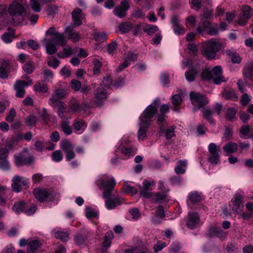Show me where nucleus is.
I'll list each match as a JSON object with an SVG mask.
<instances>
[{
	"instance_id": "f257e3e1",
	"label": "nucleus",
	"mask_w": 253,
	"mask_h": 253,
	"mask_svg": "<svg viewBox=\"0 0 253 253\" xmlns=\"http://www.w3.org/2000/svg\"><path fill=\"white\" fill-rule=\"evenodd\" d=\"M99 189H103V197L105 199V204L108 210H112L122 204L123 199L119 197L112 198V192L116 182L113 177L104 176L96 181Z\"/></svg>"
},
{
	"instance_id": "f03ea898",
	"label": "nucleus",
	"mask_w": 253,
	"mask_h": 253,
	"mask_svg": "<svg viewBox=\"0 0 253 253\" xmlns=\"http://www.w3.org/2000/svg\"><path fill=\"white\" fill-rule=\"evenodd\" d=\"M160 105V99H155L153 102L148 106L141 114L139 119L140 123L150 125L152 119L158 111Z\"/></svg>"
},
{
	"instance_id": "7ed1b4c3",
	"label": "nucleus",
	"mask_w": 253,
	"mask_h": 253,
	"mask_svg": "<svg viewBox=\"0 0 253 253\" xmlns=\"http://www.w3.org/2000/svg\"><path fill=\"white\" fill-rule=\"evenodd\" d=\"M221 47L220 43L210 40L204 42L201 51L207 59H212L215 58L216 53L220 50Z\"/></svg>"
},
{
	"instance_id": "20e7f679",
	"label": "nucleus",
	"mask_w": 253,
	"mask_h": 253,
	"mask_svg": "<svg viewBox=\"0 0 253 253\" xmlns=\"http://www.w3.org/2000/svg\"><path fill=\"white\" fill-rule=\"evenodd\" d=\"M22 78L26 79L27 81L17 80L13 86L16 90L15 96L18 98H23L26 92L24 88L33 84V80L27 75H23Z\"/></svg>"
},
{
	"instance_id": "39448f33",
	"label": "nucleus",
	"mask_w": 253,
	"mask_h": 253,
	"mask_svg": "<svg viewBox=\"0 0 253 253\" xmlns=\"http://www.w3.org/2000/svg\"><path fill=\"white\" fill-rule=\"evenodd\" d=\"M189 96L191 103L194 106L193 111L203 108L209 103L207 97L199 92L191 91Z\"/></svg>"
},
{
	"instance_id": "423d86ee",
	"label": "nucleus",
	"mask_w": 253,
	"mask_h": 253,
	"mask_svg": "<svg viewBox=\"0 0 253 253\" xmlns=\"http://www.w3.org/2000/svg\"><path fill=\"white\" fill-rule=\"evenodd\" d=\"M49 104L53 108H57V113L58 117L62 119H67V114L69 113L70 110L67 109L66 104L55 97H51L48 102Z\"/></svg>"
},
{
	"instance_id": "0eeeda50",
	"label": "nucleus",
	"mask_w": 253,
	"mask_h": 253,
	"mask_svg": "<svg viewBox=\"0 0 253 253\" xmlns=\"http://www.w3.org/2000/svg\"><path fill=\"white\" fill-rule=\"evenodd\" d=\"M46 36H50L49 41L56 45H64L66 43L65 37L63 34L56 31L53 27L49 28L45 33Z\"/></svg>"
},
{
	"instance_id": "6e6552de",
	"label": "nucleus",
	"mask_w": 253,
	"mask_h": 253,
	"mask_svg": "<svg viewBox=\"0 0 253 253\" xmlns=\"http://www.w3.org/2000/svg\"><path fill=\"white\" fill-rule=\"evenodd\" d=\"M25 11L24 6L16 0L13 1L9 5L8 12L13 17L22 16L25 14Z\"/></svg>"
},
{
	"instance_id": "1a4fd4ad",
	"label": "nucleus",
	"mask_w": 253,
	"mask_h": 253,
	"mask_svg": "<svg viewBox=\"0 0 253 253\" xmlns=\"http://www.w3.org/2000/svg\"><path fill=\"white\" fill-rule=\"evenodd\" d=\"M60 148L66 154L67 161H70L75 158L76 154L73 150V145L69 140L65 139L60 142Z\"/></svg>"
},
{
	"instance_id": "9d476101",
	"label": "nucleus",
	"mask_w": 253,
	"mask_h": 253,
	"mask_svg": "<svg viewBox=\"0 0 253 253\" xmlns=\"http://www.w3.org/2000/svg\"><path fill=\"white\" fill-rule=\"evenodd\" d=\"M244 202V195L243 193L236 194L234 196L232 200L233 207L232 211L235 214H238L241 212L244 208L243 203Z\"/></svg>"
},
{
	"instance_id": "9b49d317",
	"label": "nucleus",
	"mask_w": 253,
	"mask_h": 253,
	"mask_svg": "<svg viewBox=\"0 0 253 253\" xmlns=\"http://www.w3.org/2000/svg\"><path fill=\"white\" fill-rule=\"evenodd\" d=\"M28 180L19 175H15L12 178V188L14 191L19 192L22 188L28 187Z\"/></svg>"
},
{
	"instance_id": "f8f14e48",
	"label": "nucleus",
	"mask_w": 253,
	"mask_h": 253,
	"mask_svg": "<svg viewBox=\"0 0 253 253\" xmlns=\"http://www.w3.org/2000/svg\"><path fill=\"white\" fill-rule=\"evenodd\" d=\"M208 150L211 154V156L209 158V161L212 164L216 165L219 161L220 148L218 147L215 143H211L208 146Z\"/></svg>"
},
{
	"instance_id": "ddd939ff",
	"label": "nucleus",
	"mask_w": 253,
	"mask_h": 253,
	"mask_svg": "<svg viewBox=\"0 0 253 253\" xmlns=\"http://www.w3.org/2000/svg\"><path fill=\"white\" fill-rule=\"evenodd\" d=\"M130 5L126 0H122L120 5L115 8L113 10L114 14L117 17L122 18L127 14V11L129 9Z\"/></svg>"
},
{
	"instance_id": "4468645a",
	"label": "nucleus",
	"mask_w": 253,
	"mask_h": 253,
	"mask_svg": "<svg viewBox=\"0 0 253 253\" xmlns=\"http://www.w3.org/2000/svg\"><path fill=\"white\" fill-rule=\"evenodd\" d=\"M95 100L94 103L97 106H100L103 104V100L107 97V91L106 89L99 87L94 91Z\"/></svg>"
},
{
	"instance_id": "2eb2a0df",
	"label": "nucleus",
	"mask_w": 253,
	"mask_h": 253,
	"mask_svg": "<svg viewBox=\"0 0 253 253\" xmlns=\"http://www.w3.org/2000/svg\"><path fill=\"white\" fill-rule=\"evenodd\" d=\"M33 193L37 200L42 203L50 196L51 192L50 190L43 188H36L34 189Z\"/></svg>"
},
{
	"instance_id": "dca6fc26",
	"label": "nucleus",
	"mask_w": 253,
	"mask_h": 253,
	"mask_svg": "<svg viewBox=\"0 0 253 253\" xmlns=\"http://www.w3.org/2000/svg\"><path fill=\"white\" fill-rule=\"evenodd\" d=\"M35 158L33 156L27 158L23 154H20L15 156V163L18 167L23 165H30L33 163Z\"/></svg>"
},
{
	"instance_id": "f3484780",
	"label": "nucleus",
	"mask_w": 253,
	"mask_h": 253,
	"mask_svg": "<svg viewBox=\"0 0 253 253\" xmlns=\"http://www.w3.org/2000/svg\"><path fill=\"white\" fill-rule=\"evenodd\" d=\"M199 221L200 217L197 212H189L188 214L186 225L189 228L193 229L199 224Z\"/></svg>"
},
{
	"instance_id": "a211bd4d",
	"label": "nucleus",
	"mask_w": 253,
	"mask_h": 253,
	"mask_svg": "<svg viewBox=\"0 0 253 253\" xmlns=\"http://www.w3.org/2000/svg\"><path fill=\"white\" fill-rule=\"evenodd\" d=\"M213 81L216 84H220L222 82H225L226 80L222 75V70L220 66H216L212 69Z\"/></svg>"
},
{
	"instance_id": "6ab92c4d",
	"label": "nucleus",
	"mask_w": 253,
	"mask_h": 253,
	"mask_svg": "<svg viewBox=\"0 0 253 253\" xmlns=\"http://www.w3.org/2000/svg\"><path fill=\"white\" fill-rule=\"evenodd\" d=\"M207 235L209 237L216 236L221 239H224L227 237V233L220 227H211L208 231Z\"/></svg>"
},
{
	"instance_id": "aec40b11",
	"label": "nucleus",
	"mask_w": 253,
	"mask_h": 253,
	"mask_svg": "<svg viewBox=\"0 0 253 253\" xmlns=\"http://www.w3.org/2000/svg\"><path fill=\"white\" fill-rule=\"evenodd\" d=\"M72 15L75 25L78 26L82 24V20L84 18V15L81 9L79 8L75 9L72 13Z\"/></svg>"
},
{
	"instance_id": "412c9836",
	"label": "nucleus",
	"mask_w": 253,
	"mask_h": 253,
	"mask_svg": "<svg viewBox=\"0 0 253 253\" xmlns=\"http://www.w3.org/2000/svg\"><path fill=\"white\" fill-rule=\"evenodd\" d=\"M221 95L222 97L227 100H235L237 99L235 90L230 87H225L221 92Z\"/></svg>"
},
{
	"instance_id": "4be33fe9",
	"label": "nucleus",
	"mask_w": 253,
	"mask_h": 253,
	"mask_svg": "<svg viewBox=\"0 0 253 253\" xmlns=\"http://www.w3.org/2000/svg\"><path fill=\"white\" fill-rule=\"evenodd\" d=\"M243 74L245 78L253 81V61L250 62L244 68Z\"/></svg>"
},
{
	"instance_id": "5701e85b",
	"label": "nucleus",
	"mask_w": 253,
	"mask_h": 253,
	"mask_svg": "<svg viewBox=\"0 0 253 253\" xmlns=\"http://www.w3.org/2000/svg\"><path fill=\"white\" fill-rule=\"evenodd\" d=\"M9 69V63L7 60L0 62V78L5 79L8 77L7 70Z\"/></svg>"
},
{
	"instance_id": "b1692460",
	"label": "nucleus",
	"mask_w": 253,
	"mask_h": 253,
	"mask_svg": "<svg viewBox=\"0 0 253 253\" xmlns=\"http://www.w3.org/2000/svg\"><path fill=\"white\" fill-rule=\"evenodd\" d=\"M224 53L230 58L232 63L239 64L241 62L242 58L237 52L233 51L231 49H226Z\"/></svg>"
},
{
	"instance_id": "393cba45",
	"label": "nucleus",
	"mask_w": 253,
	"mask_h": 253,
	"mask_svg": "<svg viewBox=\"0 0 253 253\" xmlns=\"http://www.w3.org/2000/svg\"><path fill=\"white\" fill-rule=\"evenodd\" d=\"M88 232L84 231L83 234H78L74 237V242L76 245L79 246H85V242L87 239Z\"/></svg>"
},
{
	"instance_id": "a878e982",
	"label": "nucleus",
	"mask_w": 253,
	"mask_h": 253,
	"mask_svg": "<svg viewBox=\"0 0 253 253\" xmlns=\"http://www.w3.org/2000/svg\"><path fill=\"white\" fill-rule=\"evenodd\" d=\"M41 246L42 243L39 240H31L28 243L27 251L28 253H35Z\"/></svg>"
},
{
	"instance_id": "bb28decb",
	"label": "nucleus",
	"mask_w": 253,
	"mask_h": 253,
	"mask_svg": "<svg viewBox=\"0 0 253 253\" xmlns=\"http://www.w3.org/2000/svg\"><path fill=\"white\" fill-rule=\"evenodd\" d=\"M42 42L45 46L46 52L47 54L49 55H53L56 52V44H55L49 41H47L46 39H44L42 41Z\"/></svg>"
},
{
	"instance_id": "cd10ccee",
	"label": "nucleus",
	"mask_w": 253,
	"mask_h": 253,
	"mask_svg": "<svg viewBox=\"0 0 253 253\" xmlns=\"http://www.w3.org/2000/svg\"><path fill=\"white\" fill-rule=\"evenodd\" d=\"M186 160H179L174 168V171L177 174H184L186 171Z\"/></svg>"
},
{
	"instance_id": "c85d7f7f",
	"label": "nucleus",
	"mask_w": 253,
	"mask_h": 253,
	"mask_svg": "<svg viewBox=\"0 0 253 253\" xmlns=\"http://www.w3.org/2000/svg\"><path fill=\"white\" fill-rule=\"evenodd\" d=\"M182 101V96L179 94H176L171 97V102L173 106V110L174 111L179 112L180 108L179 106Z\"/></svg>"
},
{
	"instance_id": "c756f323",
	"label": "nucleus",
	"mask_w": 253,
	"mask_h": 253,
	"mask_svg": "<svg viewBox=\"0 0 253 253\" xmlns=\"http://www.w3.org/2000/svg\"><path fill=\"white\" fill-rule=\"evenodd\" d=\"M199 71L195 67L191 68L188 71L185 72V76L186 79L189 82L195 81L196 77L198 75Z\"/></svg>"
},
{
	"instance_id": "7c9ffc66",
	"label": "nucleus",
	"mask_w": 253,
	"mask_h": 253,
	"mask_svg": "<svg viewBox=\"0 0 253 253\" xmlns=\"http://www.w3.org/2000/svg\"><path fill=\"white\" fill-rule=\"evenodd\" d=\"M150 125L140 123V127L138 131V138L140 140H144L147 137V132Z\"/></svg>"
},
{
	"instance_id": "2f4dec72",
	"label": "nucleus",
	"mask_w": 253,
	"mask_h": 253,
	"mask_svg": "<svg viewBox=\"0 0 253 253\" xmlns=\"http://www.w3.org/2000/svg\"><path fill=\"white\" fill-rule=\"evenodd\" d=\"M73 126L76 131H84L86 127L87 124L83 120L81 119H77L75 120Z\"/></svg>"
},
{
	"instance_id": "473e14b6",
	"label": "nucleus",
	"mask_w": 253,
	"mask_h": 253,
	"mask_svg": "<svg viewBox=\"0 0 253 253\" xmlns=\"http://www.w3.org/2000/svg\"><path fill=\"white\" fill-rule=\"evenodd\" d=\"M26 208H27V203L23 201H20L15 203L12 207V210L14 212L19 213L21 212H25Z\"/></svg>"
},
{
	"instance_id": "72a5a7b5",
	"label": "nucleus",
	"mask_w": 253,
	"mask_h": 253,
	"mask_svg": "<svg viewBox=\"0 0 253 253\" xmlns=\"http://www.w3.org/2000/svg\"><path fill=\"white\" fill-rule=\"evenodd\" d=\"M8 32L5 33L2 36V39L5 43H9L15 38V30L10 28L8 29Z\"/></svg>"
},
{
	"instance_id": "f704fd0d",
	"label": "nucleus",
	"mask_w": 253,
	"mask_h": 253,
	"mask_svg": "<svg viewBox=\"0 0 253 253\" xmlns=\"http://www.w3.org/2000/svg\"><path fill=\"white\" fill-rule=\"evenodd\" d=\"M143 31L149 36H152L159 31L157 26L147 24L143 27Z\"/></svg>"
},
{
	"instance_id": "c9c22d12",
	"label": "nucleus",
	"mask_w": 253,
	"mask_h": 253,
	"mask_svg": "<svg viewBox=\"0 0 253 253\" xmlns=\"http://www.w3.org/2000/svg\"><path fill=\"white\" fill-rule=\"evenodd\" d=\"M238 149V145L236 143L230 142L226 144L223 147V150L227 154H231L235 152Z\"/></svg>"
},
{
	"instance_id": "e433bc0d",
	"label": "nucleus",
	"mask_w": 253,
	"mask_h": 253,
	"mask_svg": "<svg viewBox=\"0 0 253 253\" xmlns=\"http://www.w3.org/2000/svg\"><path fill=\"white\" fill-rule=\"evenodd\" d=\"M120 30L122 33H126L133 28L132 23L129 22H124L121 23L119 26Z\"/></svg>"
},
{
	"instance_id": "4c0bfd02",
	"label": "nucleus",
	"mask_w": 253,
	"mask_h": 253,
	"mask_svg": "<svg viewBox=\"0 0 253 253\" xmlns=\"http://www.w3.org/2000/svg\"><path fill=\"white\" fill-rule=\"evenodd\" d=\"M114 238V234L112 231H109L106 232L104 237L103 246L104 247H109L111 244L112 240Z\"/></svg>"
},
{
	"instance_id": "58836bf2",
	"label": "nucleus",
	"mask_w": 253,
	"mask_h": 253,
	"mask_svg": "<svg viewBox=\"0 0 253 253\" xmlns=\"http://www.w3.org/2000/svg\"><path fill=\"white\" fill-rule=\"evenodd\" d=\"M242 15L246 18H250L253 15V9L248 5H244L241 8Z\"/></svg>"
},
{
	"instance_id": "ea45409f",
	"label": "nucleus",
	"mask_w": 253,
	"mask_h": 253,
	"mask_svg": "<svg viewBox=\"0 0 253 253\" xmlns=\"http://www.w3.org/2000/svg\"><path fill=\"white\" fill-rule=\"evenodd\" d=\"M22 69L26 74H31L35 69L34 63L32 61H28L23 65Z\"/></svg>"
},
{
	"instance_id": "a19ab883",
	"label": "nucleus",
	"mask_w": 253,
	"mask_h": 253,
	"mask_svg": "<svg viewBox=\"0 0 253 253\" xmlns=\"http://www.w3.org/2000/svg\"><path fill=\"white\" fill-rule=\"evenodd\" d=\"M61 127L62 131L67 135H70L72 133V128L70 126L69 121L65 120L61 121Z\"/></svg>"
},
{
	"instance_id": "79ce46f5",
	"label": "nucleus",
	"mask_w": 253,
	"mask_h": 253,
	"mask_svg": "<svg viewBox=\"0 0 253 253\" xmlns=\"http://www.w3.org/2000/svg\"><path fill=\"white\" fill-rule=\"evenodd\" d=\"M70 112L75 113L80 109L79 102L75 98H73L69 103Z\"/></svg>"
},
{
	"instance_id": "37998d69",
	"label": "nucleus",
	"mask_w": 253,
	"mask_h": 253,
	"mask_svg": "<svg viewBox=\"0 0 253 253\" xmlns=\"http://www.w3.org/2000/svg\"><path fill=\"white\" fill-rule=\"evenodd\" d=\"M92 63L93 65V74L94 75H98L100 73V69L102 66V62L98 59L94 58Z\"/></svg>"
},
{
	"instance_id": "c03bdc74",
	"label": "nucleus",
	"mask_w": 253,
	"mask_h": 253,
	"mask_svg": "<svg viewBox=\"0 0 253 253\" xmlns=\"http://www.w3.org/2000/svg\"><path fill=\"white\" fill-rule=\"evenodd\" d=\"M137 149L134 146H131L129 147H123L121 149V152L125 156H129L130 155H134Z\"/></svg>"
},
{
	"instance_id": "a18cd8bd",
	"label": "nucleus",
	"mask_w": 253,
	"mask_h": 253,
	"mask_svg": "<svg viewBox=\"0 0 253 253\" xmlns=\"http://www.w3.org/2000/svg\"><path fill=\"white\" fill-rule=\"evenodd\" d=\"M211 25V22L207 19L204 20L202 22V29L201 26H199L196 29L197 32L200 34L203 35L204 31H207Z\"/></svg>"
},
{
	"instance_id": "49530a36",
	"label": "nucleus",
	"mask_w": 253,
	"mask_h": 253,
	"mask_svg": "<svg viewBox=\"0 0 253 253\" xmlns=\"http://www.w3.org/2000/svg\"><path fill=\"white\" fill-rule=\"evenodd\" d=\"M94 40L98 42H104L107 39V35L104 32H95L92 34Z\"/></svg>"
},
{
	"instance_id": "de8ad7c7",
	"label": "nucleus",
	"mask_w": 253,
	"mask_h": 253,
	"mask_svg": "<svg viewBox=\"0 0 253 253\" xmlns=\"http://www.w3.org/2000/svg\"><path fill=\"white\" fill-rule=\"evenodd\" d=\"M175 129V126H172L165 129L163 132L165 133V137L167 140H169L172 138V137H174L175 136L174 133V130Z\"/></svg>"
},
{
	"instance_id": "09e8293b",
	"label": "nucleus",
	"mask_w": 253,
	"mask_h": 253,
	"mask_svg": "<svg viewBox=\"0 0 253 253\" xmlns=\"http://www.w3.org/2000/svg\"><path fill=\"white\" fill-rule=\"evenodd\" d=\"M122 190L126 194H131L132 196L136 194L137 193V190L134 187L131 186L127 184L124 185Z\"/></svg>"
},
{
	"instance_id": "8fccbe9b",
	"label": "nucleus",
	"mask_w": 253,
	"mask_h": 253,
	"mask_svg": "<svg viewBox=\"0 0 253 253\" xmlns=\"http://www.w3.org/2000/svg\"><path fill=\"white\" fill-rule=\"evenodd\" d=\"M24 16L28 18L31 24L34 25L36 24L39 19V15L37 14H32L30 11H26L25 12Z\"/></svg>"
},
{
	"instance_id": "3c124183",
	"label": "nucleus",
	"mask_w": 253,
	"mask_h": 253,
	"mask_svg": "<svg viewBox=\"0 0 253 253\" xmlns=\"http://www.w3.org/2000/svg\"><path fill=\"white\" fill-rule=\"evenodd\" d=\"M67 35L69 39L71 40L74 42H78L81 39V36L79 33L72 30L68 31Z\"/></svg>"
},
{
	"instance_id": "603ef678",
	"label": "nucleus",
	"mask_w": 253,
	"mask_h": 253,
	"mask_svg": "<svg viewBox=\"0 0 253 253\" xmlns=\"http://www.w3.org/2000/svg\"><path fill=\"white\" fill-rule=\"evenodd\" d=\"M66 94V91L63 88H58L55 90L54 94L51 97H55L57 99H64Z\"/></svg>"
},
{
	"instance_id": "864d4df0",
	"label": "nucleus",
	"mask_w": 253,
	"mask_h": 253,
	"mask_svg": "<svg viewBox=\"0 0 253 253\" xmlns=\"http://www.w3.org/2000/svg\"><path fill=\"white\" fill-rule=\"evenodd\" d=\"M189 200L192 204H194L200 202L201 197L197 192H194L189 194Z\"/></svg>"
},
{
	"instance_id": "5fc2aeb1",
	"label": "nucleus",
	"mask_w": 253,
	"mask_h": 253,
	"mask_svg": "<svg viewBox=\"0 0 253 253\" xmlns=\"http://www.w3.org/2000/svg\"><path fill=\"white\" fill-rule=\"evenodd\" d=\"M213 111L210 109H206L203 112V116L211 124H214V120L212 118Z\"/></svg>"
},
{
	"instance_id": "6e6d98bb",
	"label": "nucleus",
	"mask_w": 253,
	"mask_h": 253,
	"mask_svg": "<svg viewBox=\"0 0 253 253\" xmlns=\"http://www.w3.org/2000/svg\"><path fill=\"white\" fill-rule=\"evenodd\" d=\"M236 114V110L233 108H229L227 109L226 114L225 118L228 121H232L235 118Z\"/></svg>"
},
{
	"instance_id": "4d7b16f0",
	"label": "nucleus",
	"mask_w": 253,
	"mask_h": 253,
	"mask_svg": "<svg viewBox=\"0 0 253 253\" xmlns=\"http://www.w3.org/2000/svg\"><path fill=\"white\" fill-rule=\"evenodd\" d=\"M55 237L62 242H66L68 240L69 234L67 232L57 231L55 233Z\"/></svg>"
},
{
	"instance_id": "13d9d810",
	"label": "nucleus",
	"mask_w": 253,
	"mask_h": 253,
	"mask_svg": "<svg viewBox=\"0 0 253 253\" xmlns=\"http://www.w3.org/2000/svg\"><path fill=\"white\" fill-rule=\"evenodd\" d=\"M201 77L203 80L209 81L213 80V76L211 72L208 69H204L201 75Z\"/></svg>"
},
{
	"instance_id": "bf43d9fd",
	"label": "nucleus",
	"mask_w": 253,
	"mask_h": 253,
	"mask_svg": "<svg viewBox=\"0 0 253 253\" xmlns=\"http://www.w3.org/2000/svg\"><path fill=\"white\" fill-rule=\"evenodd\" d=\"M63 158L62 152L60 150L54 151L51 155L52 160L56 162H59L62 160Z\"/></svg>"
},
{
	"instance_id": "052dcab7",
	"label": "nucleus",
	"mask_w": 253,
	"mask_h": 253,
	"mask_svg": "<svg viewBox=\"0 0 253 253\" xmlns=\"http://www.w3.org/2000/svg\"><path fill=\"white\" fill-rule=\"evenodd\" d=\"M34 89L36 92L45 93L48 90V88L46 85L42 84L39 82L37 83L34 85Z\"/></svg>"
},
{
	"instance_id": "680f3d73",
	"label": "nucleus",
	"mask_w": 253,
	"mask_h": 253,
	"mask_svg": "<svg viewBox=\"0 0 253 253\" xmlns=\"http://www.w3.org/2000/svg\"><path fill=\"white\" fill-rule=\"evenodd\" d=\"M174 33L178 35H184L186 32L185 28L180 24L172 26Z\"/></svg>"
},
{
	"instance_id": "e2e57ef3",
	"label": "nucleus",
	"mask_w": 253,
	"mask_h": 253,
	"mask_svg": "<svg viewBox=\"0 0 253 253\" xmlns=\"http://www.w3.org/2000/svg\"><path fill=\"white\" fill-rule=\"evenodd\" d=\"M132 17L136 18H143L145 17V13L139 8H134L131 13Z\"/></svg>"
},
{
	"instance_id": "0e129e2a",
	"label": "nucleus",
	"mask_w": 253,
	"mask_h": 253,
	"mask_svg": "<svg viewBox=\"0 0 253 253\" xmlns=\"http://www.w3.org/2000/svg\"><path fill=\"white\" fill-rule=\"evenodd\" d=\"M118 47V44L116 42L113 41L110 43H109L107 47L108 53L111 55H113L117 48Z\"/></svg>"
},
{
	"instance_id": "69168bd1",
	"label": "nucleus",
	"mask_w": 253,
	"mask_h": 253,
	"mask_svg": "<svg viewBox=\"0 0 253 253\" xmlns=\"http://www.w3.org/2000/svg\"><path fill=\"white\" fill-rule=\"evenodd\" d=\"M16 116V112L14 108H11L6 115L5 120L9 123H11L13 121Z\"/></svg>"
},
{
	"instance_id": "338daca9",
	"label": "nucleus",
	"mask_w": 253,
	"mask_h": 253,
	"mask_svg": "<svg viewBox=\"0 0 253 253\" xmlns=\"http://www.w3.org/2000/svg\"><path fill=\"white\" fill-rule=\"evenodd\" d=\"M30 4L31 8L35 12H39L41 10V6L37 0H31Z\"/></svg>"
},
{
	"instance_id": "774afa93",
	"label": "nucleus",
	"mask_w": 253,
	"mask_h": 253,
	"mask_svg": "<svg viewBox=\"0 0 253 253\" xmlns=\"http://www.w3.org/2000/svg\"><path fill=\"white\" fill-rule=\"evenodd\" d=\"M37 121V119L36 116L33 115H30L25 119V122L28 126H32L36 125Z\"/></svg>"
}]
</instances>
